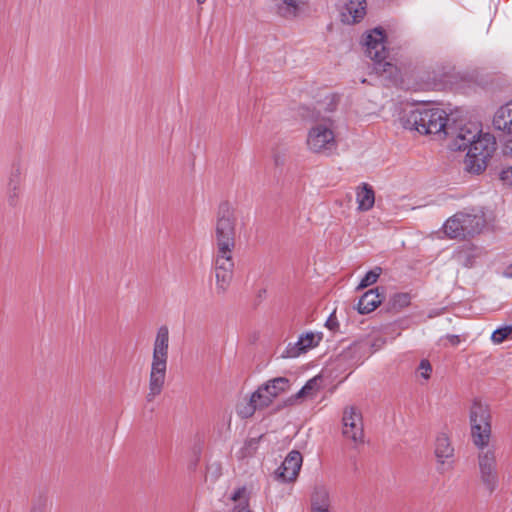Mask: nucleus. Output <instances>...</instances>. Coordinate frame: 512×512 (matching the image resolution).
Returning a JSON list of instances; mask_svg holds the SVG:
<instances>
[{"label":"nucleus","instance_id":"f257e3e1","mask_svg":"<svg viewBox=\"0 0 512 512\" xmlns=\"http://www.w3.org/2000/svg\"><path fill=\"white\" fill-rule=\"evenodd\" d=\"M337 104L336 96L328 95L314 108L313 125L308 130L306 138V145L310 152L328 156L337 150L336 121L332 117Z\"/></svg>","mask_w":512,"mask_h":512},{"label":"nucleus","instance_id":"f03ea898","mask_svg":"<svg viewBox=\"0 0 512 512\" xmlns=\"http://www.w3.org/2000/svg\"><path fill=\"white\" fill-rule=\"evenodd\" d=\"M169 351V329L162 325L157 329L153 342L152 360L148 377V392L146 394L147 402H153L158 397L164 387L167 376Z\"/></svg>","mask_w":512,"mask_h":512},{"label":"nucleus","instance_id":"7ed1b4c3","mask_svg":"<svg viewBox=\"0 0 512 512\" xmlns=\"http://www.w3.org/2000/svg\"><path fill=\"white\" fill-rule=\"evenodd\" d=\"M449 120L447 113L442 109L417 107L404 114L402 123L405 129L420 134H449L452 129Z\"/></svg>","mask_w":512,"mask_h":512},{"label":"nucleus","instance_id":"20e7f679","mask_svg":"<svg viewBox=\"0 0 512 512\" xmlns=\"http://www.w3.org/2000/svg\"><path fill=\"white\" fill-rule=\"evenodd\" d=\"M384 32L375 28L365 38L366 54L374 61V70L380 75L386 74L388 78H396L398 68L388 61V51L384 44Z\"/></svg>","mask_w":512,"mask_h":512},{"label":"nucleus","instance_id":"39448f33","mask_svg":"<svg viewBox=\"0 0 512 512\" xmlns=\"http://www.w3.org/2000/svg\"><path fill=\"white\" fill-rule=\"evenodd\" d=\"M236 215L228 203L219 206L215 224V250L234 251L236 244Z\"/></svg>","mask_w":512,"mask_h":512},{"label":"nucleus","instance_id":"423d86ee","mask_svg":"<svg viewBox=\"0 0 512 512\" xmlns=\"http://www.w3.org/2000/svg\"><path fill=\"white\" fill-rule=\"evenodd\" d=\"M496 149L495 138L489 133L481 132L468 147L465 158L467 171L479 174L483 172Z\"/></svg>","mask_w":512,"mask_h":512},{"label":"nucleus","instance_id":"0eeeda50","mask_svg":"<svg viewBox=\"0 0 512 512\" xmlns=\"http://www.w3.org/2000/svg\"><path fill=\"white\" fill-rule=\"evenodd\" d=\"M475 446L478 449L477 465L480 480L484 487L492 493L499 482L496 448L490 442Z\"/></svg>","mask_w":512,"mask_h":512},{"label":"nucleus","instance_id":"6e6552de","mask_svg":"<svg viewBox=\"0 0 512 512\" xmlns=\"http://www.w3.org/2000/svg\"><path fill=\"white\" fill-rule=\"evenodd\" d=\"M289 385V380L285 377H277L268 381L251 395L247 411L240 413L244 416H249L252 415L257 408L268 406L274 398L288 390Z\"/></svg>","mask_w":512,"mask_h":512},{"label":"nucleus","instance_id":"1a4fd4ad","mask_svg":"<svg viewBox=\"0 0 512 512\" xmlns=\"http://www.w3.org/2000/svg\"><path fill=\"white\" fill-rule=\"evenodd\" d=\"M471 437L474 445L491 440L490 412L488 406L475 401L470 409Z\"/></svg>","mask_w":512,"mask_h":512},{"label":"nucleus","instance_id":"9d476101","mask_svg":"<svg viewBox=\"0 0 512 512\" xmlns=\"http://www.w3.org/2000/svg\"><path fill=\"white\" fill-rule=\"evenodd\" d=\"M342 435L355 446L364 443L363 416L361 410L354 405L346 406L343 409Z\"/></svg>","mask_w":512,"mask_h":512},{"label":"nucleus","instance_id":"9b49d317","mask_svg":"<svg viewBox=\"0 0 512 512\" xmlns=\"http://www.w3.org/2000/svg\"><path fill=\"white\" fill-rule=\"evenodd\" d=\"M213 257L216 289L218 293H224L230 286L233 278V251L214 250Z\"/></svg>","mask_w":512,"mask_h":512},{"label":"nucleus","instance_id":"f8f14e48","mask_svg":"<svg viewBox=\"0 0 512 512\" xmlns=\"http://www.w3.org/2000/svg\"><path fill=\"white\" fill-rule=\"evenodd\" d=\"M482 132L481 125L475 121H468L457 128L452 127L448 135L453 136L451 148L453 150H466Z\"/></svg>","mask_w":512,"mask_h":512},{"label":"nucleus","instance_id":"ddd939ff","mask_svg":"<svg viewBox=\"0 0 512 512\" xmlns=\"http://www.w3.org/2000/svg\"><path fill=\"white\" fill-rule=\"evenodd\" d=\"M303 458L299 451L292 450L285 457L281 466L275 471V478L281 482H294L300 472Z\"/></svg>","mask_w":512,"mask_h":512},{"label":"nucleus","instance_id":"4468645a","mask_svg":"<svg viewBox=\"0 0 512 512\" xmlns=\"http://www.w3.org/2000/svg\"><path fill=\"white\" fill-rule=\"evenodd\" d=\"M306 8L304 0H275L274 11L284 19L292 20L300 16Z\"/></svg>","mask_w":512,"mask_h":512},{"label":"nucleus","instance_id":"2eb2a0df","mask_svg":"<svg viewBox=\"0 0 512 512\" xmlns=\"http://www.w3.org/2000/svg\"><path fill=\"white\" fill-rule=\"evenodd\" d=\"M322 337L318 334H314L312 332H308L304 335H301L297 342L293 344H289L286 348V356L295 358L300 354L305 353L308 349L313 348L318 345L321 341Z\"/></svg>","mask_w":512,"mask_h":512},{"label":"nucleus","instance_id":"dca6fc26","mask_svg":"<svg viewBox=\"0 0 512 512\" xmlns=\"http://www.w3.org/2000/svg\"><path fill=\"white\" fill-rule=\"evenodd\" d=\"M311 512H331L330 494L324 485L314 486L311 494Z\"/></svg>","mask_w":512,"mask_h":512},{"label":"nucleus","instance_id":"f3484780","mask_svg":"<svg viewBox=\"0 0 512 512\" xmlns=\"http://www.w3.org/2000/svg\"><path fill=\"white\" fill-rule=\"evenodd\" d=\"M460 220L466 237L479 234L485 227V219L482 214H469L460 212Z\"/></svg>","mask_w":512,"mask_h":512},{"label":"nucleus","instance_id":"a211bd4d","mask_svg":"<svg viewBox=\"0 0 512 512\" xmlns=\"http://www.w3.org/2000/svg\"><path fill=\"white\" fill-rule=\"evenodd\" d=\"M382 300L383 295L379 292V288L370 289L359 299L357 311L360 314H368L374 311L382 303Z\"/></svg>","mask_w":512,"mask_h":512},{"label":"nucleus","instance_id":"6ab92c4d","mask_svg":"<svg viewBox=\"0 0 512 512\" xmlns=\"http://www.w3.org/2000/svg\"><path fill=\"white\" fill-rule=\"evenodd\" d=\"M493 125L497 130L512 134V100L497 110Z\"/></svg>","mask_w":512,"mask_h":512},{"label":"nucleus","instance_id":"aec40b11","mask_svg":"<svg viewBox=\"0 0 512 512\" xmlns=\"http://www.w3.org/2000/svg\"><path fill=\"white\" fill-rule=\"evenodd\" d=\"M435 455L438 461L443 465L451 466L450 459L454 455V448L446 434H440L435 443Z\"/></svg>","mask_w":512,"mask_h":512},{"label":"nucleus","instance_id":"412c9836","mask_svg":"<svg viewBox=\"0 0 512 512\" xmlns=\"http://www.w3.org/2000/svg\"><path fill=\"white\" fill-rule=\"evenodd\" d=\"M346 12L342 13L343 21L347 23H356L364 18L366 14L365 0H350L346 4Z\"/></svg>","mask_w":512,"mask_h":512},{"label":"nucleus","instance_id":"4be33fe9","mask_svg":"<svg viewBox=\"0 0 512 512\" xmlns=\"http://www.w3.org/2000/svg\"><path fill=\"white\" fill-rule=\"evenodd\" d=\"M356 202L359 211H369L375 203L373 188L367 183H362L356 190Z\"/></svg>","mask_w":512,"mask_h":512},{"label":"nucleus","instance_id":"5701e85b","mask_svg":"<svg viewBox=\"0 0 512 512\" xmlns=\"http://www.w3.org/2000/svg\"><path fill=\"white\" fill-rule=\"evenodd\" d=\"M444 232L450 238H465L463 225L460 220V213L450 217L443 226Z\"/></svg>","mask_w":512,"mask_h":512},{"label":"nucleus","instance_id":"b1692460","mask_svg":"<svg viewBox=\"0 0 512 512\" xmlns=\"http://www.w3.org/2000/svg\"><path fill=\"white\" fill-rule=\"evenodd\" d=\"M411 303V295L409 293H395L388 301V311L398 313Z\"/></svg>","mask_w":512,"mask_h":512},{"label":"nucleus","instance_id":"393cba45","mask_svg":"<svg viewBox=\"0 0 512 512\" xmlns=\"http://www.w3.org/2000/svg\"><path fill=\"white\" fill-rule=\"evenodd\" d=\"M201 454H202V445L201 444H196L191 448L190 456H189V459L187 462L188 470H190V471L196 470V468L200 462V459H201Z\"/></svg>","mask_w":512,"mask_h":512},{"label":"nucleus","instance_id":"a878e982","mask_svg":"<svg viewBox=\"0 0 512 512\" xmlns=\"http://www.w3.org/2000/svg\"><path fill=\"white\" fill-rule=\"evenodd\" d=\"M512 334V326H504L496 329L491 335V341L494 344H501Z\"/></svg>","mask_w":512,"mask_h":512},{"label":"nucleus","instance_id":"bb28decb","mask_svg":"<svg viewBox=\"0 0 512 512\" xmlns=\"http://www.w3.org/2000/svg\"><path fill=\"white\" fill-rule=\"evenodd\" d=\"M381 271L382 270L380 267H376L373 270H370L369 272H367L365 274V276L362 278L358 288L362 289V288H366V287L374 284L377 281V279L379 278Z\"/></svg>","mask_w":512,"mask_h":512},{"label":"nucleus","instance_id":"cd10ccee","mask_svg":"<svg viewBox=\"0 0 512 512\" xmlns=\"http://www.w3.org/2000/svg\"><path fill=\"white\" fill-rule=\"evenodd\" d=\"M432 374V366L430 362L427 359L421 360L416 375L417 377L421 378V380L427 382Z\"/></svg>","mask_w":512,"mask_h":512},{"label":"nucleus","instance_id":"c85d7f7f","mask_svg":"<svg viewBox=\"0 0 512 512\" xmlns=\"http://www.w3.org/2000/svg\"><path fill=\"white\" fill-rule=\"evenodd\" d=\"M318 380L316 378L310 379L296 394V398H305L311 396L313 391L317 389Z\"/></svg>","mask_w":512,"mask_h":512},{"label":"nucleus","instance_id":"c756f323","mask_svg":"<svg viewBox=\"0 0 512 512\" xmlns=\"http://www.w3.org/2000/svg\"><path fill=\"white\" fill-rule=\"evenodd\" d=\"M20 187V178L18 174L13 175L8 182L10 198L17 197Z\"/></svg>","mask_w":512,"mask_h":512},{"label":"nucleus","instance_id":"7c9ffc66","mask_svg":"<svg viewBox=\"0 0 512 512\" xmlns=\"http://www.w3.org/2000/svg\"><path fill=\"white\" fill-rule=\"evenodd\" d=\"M259 439L258 438H251L247 440L244 444V447L242 448V456H246L249 454H252L258 447Z\"/></svg>","mask_w":512,"mask_h":512},{"label":"nucleus","instance_id":"2f4dec72","mask_svg":"<svg viewBox=\"0 0 512 512\" xmlns=\"http://www.w3.org/2000/svg\"><path fill=\"white\" fill-rule=\"evenodd\" d=\"M501 180L508 185H512V167L506 168L501 172Z\"/></svg>","mask_w":512,"mask_h":512},{"label":"nucleus","instance_id":"473e14b6","mask_svg":"<svg viewBox=\"0 0 512 512\" xmlns=\"http://www.w3.org/2000/svg\"><path fill=\"white\" fill-rule=\"evenodd\" d=\"M232 512H251L248 508L247 501H240L238 505H236Z\"/></svg>","mask_w":512,"mask_h":512},{"label":"nucleus","instance_id":"72a5a7b5","mask_svg":"<svg viewBox=\"0 0 512 512\" xmlns=\"http://www.w3.org/2000/svg\"><path fill=\"white\" fill-rule=\"evenodd\" d=\"M385 344V340L383 338H377L375 339L371 344V348L373 349L372 352H375L383 347Z\"/></svg>","mask_w":512,"mask_h":512},{"label":"nucleus","instance_id":"f704fd0d","mask_svg":"<svg viewBox=\"0 0 512 512\" xmlns=\"http://www.w3.org/2000/svg\"><path fill=\"white\" fill-rule=\"evenodd\" d=\"M447 339L453 346H456L460 343V338L458 335H448Z\"/></svg>","mask_w":512,"mask_h":512},{"label":"nucleus","instance_id":"c9c22d12","mask_svg":"<svg viewBox=\"0 0 512 512\" xmlns=\"http://www.w3.org/2000/svg\"><path fill=\"white\" fill-rule=\"evenodd\" d=\"M243 494H244V490H242V489L235 491L234 494L232 495V500L233 501L240 500L242 498Z\"/></svg>","mask_w":512,"mask_h":512},{"label":"nucleus","instance_id":"e433bc0d","mask_svg":"<svg viewBox=\"0 0 512 512\" xmlns=\"http://www.w3.org/2000/svg\"><path fill=\"white\" fill-rule=\"evenodd\" d=\"M504 275L508 278H512V264L506 268Z\"/></svg>","mask_w":512,"mask_h":512},{"label":"nucleus","instance_id":"4c0bfd02","mask_svg":"<svg viewBox=\"0 0 512 512\" xmlns=\"http://www.w3.org/2000/svg\"><path fill=\"white\" fill-rule=\"evenodd\" d=\"M326 325H327L330 329H333L334 322H333L331 319H328V321L326 322Z\"/></svg>","mask_w":512,"mask_h":512},{"label":"nucleus","instance_id":"58836bf2","mask_svg":"<svg viewBox=\"0 0 512 512\" xmlns=\"http://www.w3.org/2000/svg\"><path fill=\"white\" fill-rule=\"evenodd\" d=\"M207 0H196L197 4L198 5H202L206 2Z\"/></svg>","mask_w":512,"mask_h":512},{"label":"nucleus","instance_id":"ea45409f","mask_svg":"<svg viewBox=\"0 0 512 512\" xmlns=\"http://www.w3.org/2000/svg\"><path fill=\"white\" fill-rule=\"evenodd\" d=\"M357 348H358V344H354V345L351 346V349H355L356 350Z\"/></svg>","mask_w":512,"mask_h":512}]
</instances>
